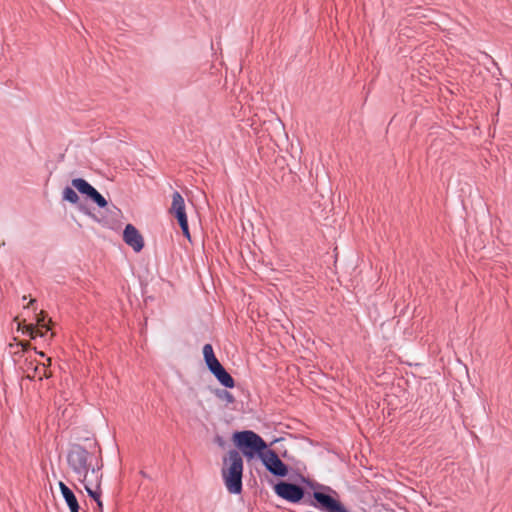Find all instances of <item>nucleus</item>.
<instances>
[{
    "mask_svg": "<svg viewBox=\"0 0 512 512\" xmlns=\"http://www.w3.org/2000/svg\"><path fill=\"white\" fill-rule=\"evenodd\" d=\"M243 459L236 450H231L224 459L222 477L227 490L232 494L242 491Z\"/></svg>",
    "mask_w": 512,
    "mask_h": 512,
    "instance_id": "nucleus-1",
    "label": "nucleus"
},
{
    "mask_svg": "<svg viewBox=\"0 0 512 512\" xmlns=\"http://www.w3.org/2000/svg\"><path fill=\"white\" fill-rule=\"evenodd\" d=\"M233 443L242 454L251 460L254 457H261L267 449L266 442L254 431L244 430L235 432L232 436Z\"/></svg>",
    "mask_w": 512,
    "mask_h": 512,
    "instance_id": "nucleus-2",
    "label": "nucleus"
},
{
    "mask_svg": "<svg viewBox=\"0 0 512 512\" xmlns=\"http://www.w3.org/2000/svg\"><path fill=\"white\" fill-rule=\"evenodd\" d=\"M67 461L69 467L78 476L83 474L85 470L94 465L95 461L98 460L81 446L75 445L69 451Z\"/></svg>",
    "mask_w": 512,
    "mask_h": 512,
    "instance_id": "nucleus-3",
    "label": "nucleus"
},
{
    "mask_svg": "<svg viewBox=\"0 0 512 512\" xmlns=\"http://www.w3.org/2000/svg\"><path fill=\"white\" fill-rule=\"evenodd\" d=\"M101 469L102 463L100 461H95L94 465L85 470L83 474H79L77 476L78 481L84 485L85 490L90 497H97L98 492L101 489L103 477Z\"/></svg>",
    "mask_w": 512,
    "mask_h": 512,
    "instance_id": "nucleus-4",
    "label": "nucleus"
},
{
    "mask_svg": "<svg viewBox=\"0 0 512 512\" xmlns=\"http://www.w3.org/2000/svg\"><path fill=\"white\" fill-rule=\"evenodd\" d=\"M169 213L178 221L183 235L190 241L191 236L186 215L185 201L182 195L177 191L172 194V203Z\"/></svg>",
    "mask_w": 512,
    "mask_h": 512,
    "instance_id": "nucleus-5",
    "label": "nucleus"
},
{
    "mask_svg": "<svg viewBox=\"0 0 512 512\" xmlns=\"http://www.w3.org/2000/svg\"><path fill=\"white\" fill-rule=\"evenodd\" d=\"M325 489L330 493L327 494L320 491L313 493V497L318 502L319 508L324 512H348L346 507L338 499L337 492L329 487Z\"/></svg>",
    "mask_w": 512,
    "mask_h": 512,
    "instance_id": "nucleus-6",
    "label": "nucleus"
},
{
    "mask_svg": "<svg viewBox=\"0 0 512 512\" xmlns=\"http://www.w3.org/2000/svg\"><path fill=\"white\" fill-rule=\"evenodd\" d=\"M50 364L51 358L47 359V364H40L32 359L26 358L20 368L22 369L26 378H38L39 380H42L44 378L51 377V372L48 370V366H50Z\"/></svg>",
    "mask_w": 512,
    "mask_h": 512,
    "instance_id": "nucleus-7",
    "label": "nucleus"
},
{
    "mask_svg": "<svg viewBox=\"0 0 512 512\" xmlns=\"http://www.w3.org/2000/svg\"><path fill=\"white\" fill-rule=\"evenodd\" d=\"M266 469L275 476L285 477L288 474V468L279 458L275 451L266 449L260 457Z\"/></svg>",
    "mask_w": 512,
    "mask_h": 512,
    "instance_id": "nucleus-8",
    "label": "nucleus"
},
{
    "mask_svg": "<svg viewBox=\"0 0 512 512\" xmlns=\"http://www.w3.org/2000/svg\"><path fill=\"white\" fill-rule=\"evenodd\" d=\"M274 490L279 497L292 503H298L304 496V490L292 483L280 482L275 485Z\"/></svg>",
    "mask_w": 512,
    "mask_h": 512,
    "instance_id": "nucleus-9",
    "label": "nucleus"
},
{
    "mask_svg": "<svg viewBox=\"0 0 512 512\" xmlns=\"http://www.w3.org/2000/svg\"><path fill=\"white\" fill-rule=\"evenodd\" d=\"M72 185L80 193L87 195L99 207L104 208L107 206V201L105 200V198L93 186H91L86 180H84L82 178L73 179Z\"/></svg>",
    "mask_w": 512,
    "mask_h": 512,
    "instance_id": "nucleus-10",
    "label": "nucleus"
},
{
    "mask_svg": "<svg viewBox=\"0 0 512 512\" xmlns=\"http://www.w3.org/2000/svg\"><path fill=\"white\" fill-rule=\"evenodd\" d=\"M123 240L135 252H140L144 247L143 236L132 224L126 225L123 232Z\"/></svg>",
    "mask_w": 512,
    "mask_h": 512,
    "instance_id": "nucleus-11",
    "label": "nucleus"
},
{
    "mask_svg": "<svg viewBox=\"0 0 512 512\" xmlns=\"http://www.w3.org/2000/svg\"><path fill=\"white\" fill-rule=\"evenodd\" d=\"M59 488L70 512H79L80 506L74 492L62 481L59 482Z\"/></svg>",
    "mask_w": 512,
    "mask_h": 512,
    "instance_id": "nucleus-12",
    "label": "nucleus"
},
{
    "mask_svg": "<svg viewBox=\"0 0 512 512\" xmlns=\"http://www.w3.org/2000/svg\"><path fill=\"white\" fill-rule=\"evenodd\" d=\"M212 374L216 377V379L227 388H233L235 386V381L232 376L224 369L223 366L219 367Z\"/></svg>",
    "mask_w": 512,
    "mask_h": 512,
    "instance_id": "nucleus-13",
    "label": "nucleus"
},
{
    "mask_svg": "<svg viewBox=\"0 0 512 512\" xmlns=\"http://www.w3.org/2000/svg\"><path fill=\"white\" fill-rule=\"evenodd\" d=\"M25 329L27 331V334L32 339L36 338L37 336H41L42 337L47 332L45 327L34 326L32 324H28L27 326H25Z\"/></svg>",
    "mask_w": 512,
    "mask_h": 512,
    "instance_id": "nucleus-14",
    "label": "nucleus"
},
{
    "mask_svg": "<svg viewBox=\"0 0 512 512\" xmlns=\"http://www.w3.org/2000/svg\"><path fill=\"white\" fill-rule=\"evenodd\" d=\"M63 199L72 204H76L79 201V196L72 188L66 187L63 190Z\"/></svg>",
    "mask_w": 512,
    "mask_h": 512,
    "instance_id": "nucleus-15",
    "label": "nucleus"
},
{
    "mask_svg": "<svg viewBox=\"0 0 512 512\" xmlns=\"http://www.w3.org/2000/svg\"><path fill=\"white\" fill-rule=\"evenodd\" d=\"M10 348L15 349L13 351L14 355H20L21 353H24L25 351H27L30 348V343L24 342V341H19L15 344H10Z\"/></svg>",
    "mask_w": 512,
    "mask_h": 512,
    "instance_id": "nucleus-16",
    "label": "nucleus"
},
{
    "mask_svg": "<svg viewBox=\"0 0 512 512\" xmlns=\"http://www.w3.org/2000/svg\"><path fill=\"white\" fill-rule=\"evenodd\" d=\"M205 362L211 373L222 366L215 355L205 359Z\"/></svg>",
    "mask_w": 512,
    "mask_h": 512,
    "instance_id": "nucleus-17",
    "label": "nucleus"
},
{
    "mask_svg": "<svg viewBox=\"0 0 512 512\" xmlns=\"http://www.w3.org/2000/svg\"><path fill=\"white\" fill-rule=\"evenodd\" d=\"M36 326L45 327L46 331L50 330V326H48L45 323V313H44V311H41L39 313V315L37 316V325Z\"/></svg>",
    "mask_w": 512,
    "mask_h": 512,
    "instance_id": "nucleus-18",
    "label": "nucleus"
},
{
    "mask_svg": "<svg viewBox=\"0 0 512 512\" xmlns=\"http://www.w3.org/2000/svg\"><path fill=\"white\" fill-rule=\"evenodd\" d=\"M218 396L220 399L226 401L227 403L234 402V396L228 391H222Z\"/></svg>",
    "mask_w": 512,
    "mask_h": 512,
    "instance_id": "nucleus-19",
    "label": "nucleus"
},
{
    "mask_svg": "<svg viewBox=\"0 0 512 512\" xmlns=\"http://www.w3.org/2000/svg\"><path fill=\"white\" fill-rule=\"evenodd\" d=\"M203 356H204V359H207L209 357H212L214 356V351H213V347L211 344H205L204 347H203Z\"/></svg>",
    "mask_w": 512,
    "mask_h": 512,
    "instance_id": "nucleus-20",
    "label": "nucleus"
},
{
    "mask_svg": "<svg viewBox=\"0 0 512 512\" xmlns=\"http://www.w3.org/2000/svg\"><path fill=\"white\" fill-rule=\"evenodd\" d=\"M101 494H102V490L100 489L97 497H91L97 503V507L100 511H102V508H103V503L101 501Z\"/></svg>",
    "mask_w": 512,
    "mask_h": 512,
    "instance_id": "nucleus-21",
    "label": "nucleus"
},
{
    "mask_svg": "<svg viewBox=\"0 0 512 512\" xmlns=\"http://www.w3.org/2000/svg\"><path fill=\"white\" fill-rule=\"evenodd\" d=\"M215 443L218 444L220 447H224L225 446V441L220 436H216L215 437Z\"/></svg>",
    "mask_w": 512,
    "mask_h": 512,
    "instance_id": "nucleus-22",
    "label": "nucleus"
},
{
    "mask_svg": "<svg viewBox=\"0 0 512 512\" xmlns=\"http://www.w3.org/2000/svg\"><path fill=\"white\" fill-rule=\"evenodd\" d=\"M25 326H27V325L19 322L18 323V330H21L23 333H27V331L25 329Z\"/></svg>",
    "mask_w": 512,
    "mask_h": 512,
    "instance_id": "nucleus-23",
    "label": "nucleus"
}]
</instances>
